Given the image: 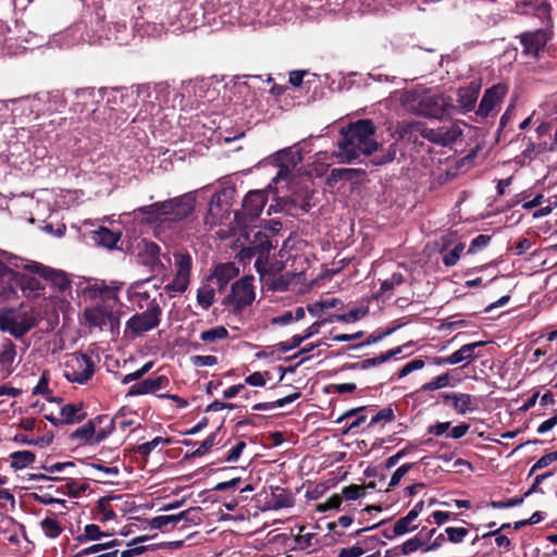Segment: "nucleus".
<instances>
[{"mask_svg": "<svg viewBox=\"0 0 557 557\" xmlns=\"http://www.w3.org/2000/svg\"><path fill=\"white\" fill-rule=\"evenodd\" d=\"M15 269H25L30 273H37L60 288L65 285V276L62 272L0 249V302L17 298L18 289L23 288L24 276Z\"/></svg>", "mask_w": 557, "mask_h": 557, "instance_id": "1", "label": "nucleus"}, {"mask_svg": "<svg viewBox=\"0 0 557 557\" xmlns=\"http://www.w3.org/2000/svg\"><path fill=\"white\" fill-rule=\"evenodd\" d=\"M374 125L370 120H359L349 124L342 131V139L338 143L339 157L346 163H351L360 154H371L376 150L374 140Z\"/></svg>", "mask_w": 557, "mask_h": 557, "instance_id": "2", "label": "nucleus"}, {"mask_svg": "<svg viewBox=\"0 0 557 557\" xmlns=\"http://www.w3.org/2000/svg\"><path fill=\"white\" fill-rule=\"evenodd\" d=\"M36 324L34 314L22 307L0 308V331L16 339L24 337Z\"/></svg>", "mask_w": 557, "mask_h": 557, "instance_id": "3", "label": "nucleus"}, {"mask_svg": "<svg viewBox=\"0 0 557 557\" xmlns=\"http://www.w3.org/2000/svg\"><path fill=\"white\" fill-rule=\"evenodd\" d=\"M465 125L460 121H445L437 126L418 125L417 131L424 139L445 147L456 143L461 137L462 126Z\"/></svg>", "mask_w": 557, "mask_h": 557, "instance_id": "4", "label": "nucleus"}, {"mask_svg": "<svg viewBox=\"0 0 557 557\" xmlns=\"http://www.w3.org/2000/svg\"><path fill=\"white\" fill-rule=\"evenodd\" d=\"M63 376L71 383L86 384L95 373V364L85 354H72L63 363Z\"/></svg>", "mask_w": 557, "mask_h": 557, "instance_id": "5", "label": "nucleus"}, {"mask_svg": "<svg viewBox=\"0 0 557 557\" xmlns=\"http://www.w3.org/2000/svg\"><path fill=\"white\" fill-rule=\"evenodd\" d=\"M162 310L156 300H152L149 308L140 313L134 314L125 324V333L129 332L135 336L143 335L159 326Z\"/></svg>", "mask_w": 557, "mask_h": 557, "instance_id": "6", "label": "nucleus"}, {"mask_svg": "<svg viewBox=\"0 0 557 557\" xmlns=\"http://www.w3.org/2000/svg\"><path fill=\"white\" fill-rule=\"evenodd\" d=\"M235 196V189L226 187L218 190L209 203L206 215V224L218 225L223 223L230 216V208Z\"/></svg>", "mask_w": 557, "mask_h": 557, "instance_id": "7", "label": "nucleus"}, {"mask_svg": "<svg viewBox=\"0 0 557 557\" xmlns=\"http://www.w3.org/2000/svg\"><path fill=\"white\" fill-rule=\"evenodd\" d=\"M253 280L252 275H246L233 283L225 304L231 306L234 312H240L253 302L256 298Z\"/></svg>", "mask_w": 557, "mask_h": 557, "instance_id": "8", "label": "nucleus"}, {"mask_svg": "<svg viewBox=\"0 0 557 557\" xmlns=\"http://www.w3.org/2000/svg\"><path fill=\"white\" fill-rule=\"evenodd\" d=\"M175 276L171 283L165 286L166 292L175 294L184 293L190 283L191 257L187 252L176 251L173 253Z\"/></svg>", "mask_w": 557, "mask_h": 557, "instance_id": "9", "label": "nucleus"}, {"mask_svg": "<svg viewBox=\"0 0 557 557\" xmlns=\"http://www.w3.org/2000/svg\"><path fill=\"white\" fill-rule=\"evenodd\" d=\"M264 205L265 196L262 191H249L243 200L240 211H235V220L238 224L248 225L261 214Z\"/></svg>", "mask_w": 557, "mask_h": 557, "instance_id": "10", "label": "nucleus"}, {"mask_svg": "<svg viewBox=\"0 0 557 557\" xmlns=\"http://www.w3.org/2000/svg\"><path fill=\"white\" fill-rule=\"evenodd\" d=\"M414 101L417 102V106L414 107L416 112L429 117L441 116L447 106V102L442 95L431 91L422 92L414 99Z\"/></svg>", "mask_w": 557, "mask_h": 557, "instance_id": "11", "label": "nucleus"}, {"mask_svg": "<svg viewBox=\"0 0 557 557\" xmlns=\"http://www.w3.org/2000/svg\"><path fill=\"white\" fill-rule=\"evenodd\" d=\"M506 94L507 87L503 84H497L486 89L476 110V114L481 117H487L502 102Z\"/></svg>", "mask_w": 557, "mask_h": 557, "instance_id": "12", "label": "nucleus"}, {"mask_svg": "<svg viewBox=\"0 0 557 557\" xmlns=\"http://www.w3.org/2000/svg\"><path fill=\"white\" fill-rule=\"evenodd\" d=\"M272 249H273V246H272L271 242L268 239H264V240H261L257 245H251L247 248L242 249L240 258L243 260H245V259H251L252 257L257 256V259L255 261V268L260 275H263L264 264L267 263L268 256Z\"/></svg>", "mask_w": 557, "mask_h": 557, "instance_id": "13", "label": "nucleus"}, {"mask_svg": "<svg viewBox=\"0 0 557 557\" xmlns=\"http://www.w3.org/2000/svg\"><path fill=\"white\" fill-rule=\"evenodd\" d=\"M170 385V379L165 375L148 377L132 385L126 396H140L146 394H156L158 391L164 389Z\"/></svg>", "mask_w": 557, "mask_h": 557, "instance_id": "14", "label": "nucleus"}, {"mask_svg": "<svg viewBox=\"0 0 557 557\" xmlns=\"http://www.w3.org/2000/svg\"><path fill=\"white\" fill-rule=\"evenodd\" d=\"M101 90L95 88H84L75 92V100L73 102L74 110L79 113H95L97 111V103L100 98Z\"/></svg>", "mask_w": 557, "mask_h": 557, "instance_id": "15", "label": "nucleus"}, {"mask_svg": "<svg viewBox=\"0 0 557 557\" xmlns=\"http://www.w3.org/2000/svg\"><path fill=\"white\" fill-rule=\"evenodd\" d=\"M84 317L90 327H98L100 330L106 327L108 324L112 325L116 320L112 311L100 306L86 308Z\"/></svg>", "mask_w": 557, "mask_h": 557, "instance_id": "16", "label": "nucleus"}, {"mask_svg": "<svg viewBox=\"0 0 557 557\" xmlns=\"http://www.w3.org/2000/svg\"><path fill=\"white\" fill-rule=\"evenodd\" d=\"M443 403L450 406L458 414H466L473 411L472 396L463 393H442Z\"/></svg>", "mask_w": 557, "mask_h": 557, "instance_id": "17", "label": "nucleus"}, {"mask_svg": "<svg viewBox=\"0 0 557 557\" xmlns=\"http://www.w3.org/2000/svg\"><path fill=\"white\" fill-rule=\"evenodd\" d=\"M138 261L151 271H157L162 267L159 245L153 242H143V247L138 252Z\"/></svg>", "mask_w": 557, "mask_h": 557, "instance_id": "18", "label": "nucleus"}, {"mask_svg": "<svg viewBox=\"0 0 557 557\" xmlns=\"http://www.w3.org/2000/svg\"><path fill=\"white\" fill-rule=\"evenodd\" d=\"M520 41L527 54L536 57L547 42V35L544 30L539 29L532 33L522 34Z\"/></svg>", "mask_w": 557, "mask_h": 557, "instance_id": "19", "label": "nucleus"}, {"mask_svg": "<svg viewBox=\"0 0 557 557\" xmlns=\"http://www.w3.org/2000/svg\"><path fill=\"white\" fill-rule=\"evenodd\" d=\"M119 540H111L103 543H98L90 545L88 547H85L77 552L74 557H85V556H91V557H116L119 550L112 549L116 545H119Z\"/></svg>", "mask_w": 557, "mask_h": 557, "instance_id": "20", "label": "nucleus"}, {"mask_svg": "<svg viewBox=\"0 0 557 557\" xmlns=\"http://www.w3.org/2000/svg\"><path fill=\"white\" fill-rule=\"evenodd\" d=\"M403 352V347H396L393 349L387 350L384 354H381L377 357L374 358H368L358 362L349 363L346 366L349 370H367L372 367H377L383 364L384 362L391 360L392 358L396 357L397 355Z\"/></svg>", "mask_w": 557, "mask_h": 557, "instance_id": "21", "label": "nucleus"}, {"mask_svg": "<svg viewBox=\"0 0 557 557\" xmlns=\"http://www.w3.org/2000/svg\"><path fill=\"white\" fill-rule=\"evenodd\" d=\"M480 94V85L471 83L469 86L459 88L457 103L462 112H469L474 108Z\"/></svg>", "mask_w": 557, "mask_h": 557, "instance_id": "22", "label": "nucleus"}, {"mask_svg": "<svg viewBox=\"0 0 557 557\" xmlns=\"http://www.w3.org/2000/svg\"><path fill=\"white\" fill-rule=\"evenodd\" d=\"M195 209V196L187 193L174 198V215L173 221L186 219Z\"/></svg>", "mask_w": 557, "mask_h": 557, "instance_id": "23", "label": "nucleus"}, {"mask_svg": "<svg viewBox=\"0 0 557 557\" xmlns=\"http://www.w3.org/2000/svg\"><path fill=\"white\" fill-rule=\"evenodd\" d=\"M191 511L193 509L181 511L176 515L157 516L150 520V527L165 531L169 527H175L181 521H188V516Z\"/></svg>", "mask_w": 557, "mask_h": 557, "instance_id": "24", "label": "nucleus"}, {"mask_svg": "<svg viewBox=\"0 0 557 557\" xmlns=\"http://www.w3.org/2000/svg\"><path fill=\"white\" fill-rule=\"evenodd\" d=\"M120 238L121 233H115L104 226H100L98 230L91 232L94 243L107 249L115 248Z\"/></svg>", "mask_w": 557, "mask_h": 557, "instance_id": "25", "label": "nucleus"}, {"mask_svg": "<svg viewBox=\"0 0 557 557\" xmlns=\"http://www.w3.org/2000/svg\"><path fill=\"white\" fill-rule=\"evenodd\" d=\"M238 268L234 263L227 262L216 265L212 277L216 280L219 288L223 289L232 278L238 275Z\"/></svg>", "mask_w": 557, "mask_h": 557, "instance_id": "26", "label": "nucleus"}, {"mask_svg": "<svg viewBox=\"0 0 557 557\" xmlns=\"http://www.w3.org/2000/svg\"><path fill=\"white\" fill-rule=\"evenodd\" d=\"M17 352L16 346L10 338H4L0 347V366L10 374L13 372Z\"/></svg>", "mask_w": 557, "mask_h": 557, "instance_id": "27", "label": "nucleus"}, {"mask_svg": "<svg viewBox=\"0 0 557 557\" xmlns=\"http://www.w3.org/2000/svg\"><path fill=\"white\" fill-rule=\"evenodd\" d=\"M147 282H149V278L137 281L133 283L126 290L127 299L136 304L139 309H143L144 302H147L150 299V294L144 289V286Z\"/></svg>", "mask_w": 557, "mask_h": 557, "instance_id": "28", "label": "nucleus"}, {"mask_svg": "<svg viewBox=\"0 0 557 557\" xmlns=\"http://www.w3.org/2000/svg\"><path fill=\"white\" fill-rule=\"evenodd\" d=\"M485 345V342H474L462 345L458 350L450 355L451 364H457L462 361L470 362L476 358L475 349Z\"/></svg>", "mask_w": 557, "mask_h": 557, "instance_id": "29", "label": "nucleus"}, {"mask_svg": "<svg viewBox=\"0 0 557 557\" xmlns=\"http://www.w3.org/2000/svg\"><path fill=\"white\" fill-rule=\"evenodd\" d=\"M117 420L119 417L99 416L96 418V444L104 441L114 431Z\"/></svg>", "mask_w": 557, "mask_h": 557, "instance_id": "30", "label": "nucleus"}, {"mask_svg": "<svg viewBox=\"0 0 557 557\" xmlns=\"http://www.w3.org/2000/svg\"><path fill=\"white\" fill-rule=\"evenodd\" d=\"M96 419L90 420L76 429L72 434V438L78 440L83 444H96Z\"/></svg>", "mask_w": 557, "mask_h": 557, "instance_id": "31", "label": "nucleus"}, {"mask_svg": "<svg viewBox=\"0 0 557 557\" xmlns=\"http://www.w3.org/2000/svg\"><path fill=\"white\" fill-rule=\"evenodd\" d=\"M363 410H364V407L349 409L336 419V423H342L345 420H347L348 418L356 417V419L352 420L347 425V429L345 430L344 433L351 432V431L358 429L359 426H361L367 421L366 416L359 414Z\"/></svg>", "mask_w": 557, "mask_h": 557, "instance_id": "32", "label": "nucleus"}, {"mask_svg": "<svg viewBox=\"0 0 557 557\" xmlns=\"http://www.w3.org/2000/svg\"><path fill=\"white\" fill-rule=\"evenodd\" d=\"M85 413L82 408L74 404H67L61 408L60 422L61 424H70L84 419Z\"/></svg>", "mask_w": 557, "mask_h": 557, "instance_id": "33", "label": "nucleus"}, {"mask_svg": "<svg viewBox=\"0 0 557 557\" xmlns=\"http://www.w3.org/2000/svg\"><path fill=\"white\" fill-rule=\"evenodd\" d=\"M11 467L15 470H22L35 461V454L30 450H18L10 455Z\"/></svg>", "mask_w": 557, "mask_h": 557, "instance_id": "34", "label": "nucleus"}, {"mask_svg": "<svg viewBox=\"0 0 557 557\" xmlns=\"http://www.w3.org/2000/svg\"><path fill=\"white\" fill-rule=\"evenodd\" d=\"M215 301V290L209 284H203L197 289V304L208 310Z\"/></svg>", "mask_w": 557, "mask_h": 557, "instance_id": "35", "label": "nucleus"}, {"mask_svg": "<svg viewBox=\"0 0 557 557\" xmlns=\"http://www.w3.org/2000/svg\"><path fill=\"white\" fill-rule=\"evenodd\" d=\"M271 503L274 509L288 508L293 506V498L284 488L275 487L271 494Z\"/></svg>", "mask_w": 557, "mask_h": 557, "instance_id": "36", "label": "nucleus"}, {"mask_svg": "<svg viewBox=\"0 0 557 557\" xmlns=\"http://www.w3.org/2000/svg\"><path fill=\"white\" fill-rule=\"evenodd\" d=\"M414 521L416 519H413L408 513L405 517L398 519L393 525L394 536H401L411 531H414L418 528V524H416Z\"/></svg>", "mask_w": 557, "mask_h": 557, "instance_id": "37", "label": "nucleus"}, {"mask_svg": "<svg viewBox=\"0 0 557 557\" xmlns=\"http://www.w3.org/2000/svg\"><path fill=\"white\" fill-rule=\"evenodd\" d=\"M107 536L108 535L100 530L99 525L87 524L84 528V532L82 534H79L76 537V540L83 544V543H87V542H91V541H99Z\"/></svg>", "mask_w": 557, "mask_h": 557, "instance_id": "38", "label": "nucleus"}, {"mask_svg": "<svg viewBox=\"0 0 557 557\" xmlns=\"http://www.w3.org/2000/svg\"><path fill=\"white\" fill-rule=\"evenodd\" d=\"M88 487V483L74 479H65V484L62 486L64 488L63 493L75 498L81 497Z\"/></svg>", "mask_w": 557, "mask_h": 557, "instance_id": "39", "label": "nucleus"}, {"mask_svg": "<svg viewBox=\"0 0 557 557\" xmlns=\"http://www.w3.org/2000/svg\"><path fill=\"white\" fill-rule=\"evenodd\" d=\"M448 386H454V384L450 382L449 372H446V373H443V374L434 377L430 382L424 383L421 386L420 391L432 392V391H436V389L448 387Z\"/></svg>", "mask_w": 557, "mask_h": 557, "instance_id": "40", "label": "nucleus"}, {"mask_svg": "<svg viewBox=\"0 0 557 557\" xmlns=\"http://www.w3.org/2000/svg\"><path fill=\"white\" fill-rule=\"evenodd\" d=\"M290 154L289 150H281L275 156V161L278 162V171L273 177L272 182L277 184L280 181H285L290 174V169L287 164H283L284 158Z\"/></svg>", "mask_w": 557, "mask_h": 557, "instance_id": "41", "label": "nucleus"}, {"mask_svg": "<svg viewBox=\"0 0 557 557\" xmlns=\"http://www.w3.org/2000/svg\"><path fill=\"white\" fill-rule=\"evenodd\" d=\"M424 529H422L414 537L407 540L401 545V552L404 554H410L418 549L423 550L425 547Z\"/></svg>", "mask_w": 557, "mask_h": 557, "instance_id": "42", "label": "nucleus"}, {"mask_svg": "<svg viewBox=\"0 0 557 557\" xmlns=\"http://www.w3.org/2000/svg\"><path fill=\"white\" fill-rule=\"evenodd\" d=\"M159 206H160V201L151 203L149 206L139 207L134 212L147 215L146 221L149 223H152V222H156V221L162 219V211H161V207H159Z\"/></svg>", "mask_w": 557, "mask_h": 557, "instance_id": "43", "label": "nucleus"}, {"mask_svg": "<svg viewBox=\"0 0 557 557\" xmlns=\"http://www.w3.org/2000/svg\"><path fill=\"white\" fill-rule=\"evenodd\" d=\"M100 98L106 101L110 109H115L123 101V92L120 89H100Z\"/></svg>", "mask_w": 557, "mask_h": 557, "instance_id": "44", "label": "nucleus"}, {"mask_svg": "<svg viewBox=\"0 0 557 557\" xmlns=\"http://www.w3.org/2000/svg\"><path fill=\"white\" fill-rule=\"evenodd\" d=\"M219 430L216 432L211 433L201 444L199 447L194 450L189 456L190 457H201L206 455L214 445L219 444Z\"/></svg>", "mask_w": 557, "mask_h": 557, "instance_id": "45", "label": "nucleus"}, {"mask_svg": "<svg viewBox=\"0 0 557 557\" xmlns=\"http://www.w3.org/2000/svg\"><path fill=\"white\" fill-rule=\"evenodd\" d=\"M228 336V331L224 326H215L210 330L203 331L200 334V339L205 343H214L219 339H224Z\"/></svg>", "mask_w": 557, "mask_h": 557, "instance_id": "46", "label": "nucleus"}, {"mask_svg": "<svg viewBox=\"0 0 557 557\" xmlns=\"http://www.w3.org/2000/svg\"><path fill=\"white\" fill-rule=\"evenodd\" d=\"M41 529L44 533L50 537L55 539L60 535L62 529L59 524V522L55 519L52 518H46L40 522Z\"/></svg>", "mask_w": 557, "mask_h": 557, "instance_id": "47", "label": "nucleus"}, {"mask_svg": "<svg viewBox=\"0 0 557 557\" xmlns=\"http://www.w3.org/2000/svg\"><path fill=\"white\" fill-rule=\"evenodd\" d=\"M170 443V440L169 438H163L161 436H157L154 437L152 441L150 442H146L144 444H140L138 447H137V453L144 457H148L151 451L158 447L160 444H169Z\"/></svg>", "mask_w": 557, "mask_h": 557, "instance_id": "48", "label": "nucleus"}, {"mask_svg": "<svg viewBox=\"0 0 557 557\" xmlns=\"http://www.w3.org/2000/svg\"><path fill=\"white\" fill-rule=\"evenodd\" d=\"M463 250H465V244H462V243L457 244L453 250L446 252L443 256L444 265H446V267L456 265L457 262L459 261L460 256L463 252Z\"/></svg>", "mask_w": 557, "mask_h": 557, "instance_id": "49", "label": "nucleus"}, {"mask_svg": "<svg viewBox=\"0 0 557 557\" xmlns=\"http://www.w3.org/2000/svg\"><path fill=\"white\" fill-rule=\"evenodd\" d=\"M404 282L405 278L401 273H393L389 278H386L381 283L380 292L382 294L392 292L395 287L401 285Z\"/></svg>", "mask_w": 557, "mask_h": 557, "instance_id": "50", "label": "nucleus"}, {"mask_svg": "<svg viewBox=\"0 0 557 557\" xmlns=\"http://www.w3.org/2000/svg\"><path fill=\"white\" fill-rule=\"evenodd\" d=\"M436 530L435 529H431L429 531H426L424 537H425V547L423 548V552H432V550H436L438 549L443 543H445L446 541V537L444 536V534H438L433 542H431L430 544H428V542L431 540V537L435 534Z\"/></svg>", "mask_w": 557, "mask_h": 557, "instance_id": "51", "label": "nucleus"}, {"mask_svg": "<svg viewBox=\"0 0 557 557\" xmlns=\"http://www.w3.org/2000/svg\"><path fill=\"white\" fill-rule=\"evenodd\" d=\"M490 536H494L495 537V543H496V545L498 547L504 548L506 552L510 550V546H511L510 540L505 534H502L499 532V530H492V531H490L487 533H484L482 535L483 539H486V537H490Z\"/></svg>", "mask_w": 557, "mask_h": 557, "instance_id": "52", "label": "nucleus"}, {"mask_svg": "<svg viewBox=\"0 0 557 557\" xmlns=\"http://www.w3.org/2000/svg\"><path fill=\"white\" fill-rule=\"evenodd\" d=\"M557 461V454L552 451L542 456L531 468L529 475H532L535 471L542 470L553 462Z\"/></svg>", "mask_w": 557, "mask_h": 557, "instance_id": "53", "label": "nucleus"}, {"mask_svg": "<svg viewBox=\"0 0 557 557\" xmlns=\"http://www.w3.org/2000/svg\"><path fill=\"white\" fill-rule=\"evenodd\" d=\"M445 533L451 543L458 544L468 535V530L465 528L448 527L445 529Z\"/></svg>", "mask_w": 557, "mask_h": 557, "instance_id": "54", "label": "nucleus"}, {"mask_svg": "<svg viewBox=\"0 0 557 557\" xmlns=\"http://www.w3.org/2000/svg\"><path fill=\"white\" fill-rule=\"evenodd\" d=\"M305 342L301 335H294L290 339L286 342H281L276 345L277 349L281 352H288L301 345V343Z\"/></svg>", "mask_w": 557, "mask_h": 557, "instance_id": "55", "label": "nucleus"}, {"mask_svg": "<svg viewBox=\"0 0 557 557\" xmlns=\"http://www.w3.org/2000/svg\"><path fill=\"white\" fill-rule=\"evenodd\" d=\"M394 418L395 414L392 408H383L372 417L369 426L380 423L381 421L391 422L394 420Z\"/></svg>", "mask_w": 557, "mask_h": 557, "instance_id": "56", "label": "nucleus"}, {"mask_svg": "<svg viewBox=\"0 0 557 557\" xmlns=\"http://www.w3.org/2000/svg\"><path fill=\"white\" fill-rule=\"evenodd\" d=\"M424 367V361L422 359H413L406 363L398 372V377H405L411 372L416 370H420Z\"/></svg>", "mask_w": 557, "mask_h": 557, "instance_id": "57", "label": "nucleus"}, {"mask_svg": "<svg viewBox=\"0 0 557 557\" xmlns=\"http://www.w3.org/2000/svg\"><path fill=\"white\" fill-rule=\"evenodd\" d=\"M342 496L338 494H334L330 498H327L326 502L319 504L318 510L321 512H325L331 509H337L342 505Z\"/></svg>", "mask_w": 557, "mask_h": 557, "instance_id": "58", "label": "nucleus"}, {"mask_svg": "<svg viewBox=\"0 0 557 557\" xmlns=\"http://www.w3.org/2000/svg\"><path fill=\"white\" fill-rule=\"evenodd\" d=\"M413 467L412 463H405L403 466H400L399 468L396 469V471L393 473L392 478H391V481L388 483V487L389 488H393L395 487L396 485H398V483L400 482V480L405 476V474Z\"/></svg>", "mask_w": 557, "mask_h": 557, "instance_id": "59", "label": "nucleus"}, {"mask_svg": "<svg viewBox=\"0 0 557 557\" xmlns=\"http://www.w3.org/2000/svg\"><path fill=\"white\" fill-rule=\"evenodd\" d=\"M490 242H491V236H488V235L481 234V235L476 236L475 238L472 239V242L469 246V249H468V253H474L479 249L486 247Z\"/></svg>", "mask_w": 557, "mask_h": 557, "instance_id": "60", "label": "nucleus"}, {"mask_svg": "<svg viewBox=\"0 0 557 557\" xmlns=\"http://www.w3.org/2000/svg\"><path fill=\"white\" fill-rule=\"evenodd\" d=\"M49 376L47 372H42L37 385L33 388L34 395H48L50 393L49 387Z\"/></svg>", "mask_w": 557, "mask_h": 557, "instance_id": "61", "label": "nucleus"}, {"mask_svg": "<svg viewBox=\"0 0 557 557\" xmlns=\"http://www.w3.org/2000/svg\"><path fill=\"white\" fill-rule=\"evenodd\" d=\"M522 503H523L522 497H513V498L507 499L506 502L493 500V502H491L490 506L494 509H505V508L519 506Z\"/></svg>", "mask_w": 557, "mask_h": 557, "instance_id": "62", "label": "nucleus"}, {"mask_svg": "<svg viewBox=\"0 0 557 557\" xmlns=\"http://www.w3.org/2000/svg\"><path fill=\"white\" fill-rule=\"evenodd\" d=\"M144 540V537H138V539H135L133 541V544L134 545L133 547L131 548H127L125 550H123L121 553V556L120 557H135V556H138V555H141L143 553L146 552V547L145 546H138L137 543L138 542H141Z\"/></svg>", "mask_w": 557, "mask_h": 557, "instance_id": "63", "label": "nucleus"}, {"mask_svg": "<svg viewBox=\"0 0 557 557\" xmlns=\"http://www.w3.org/2000/svg\"><path fill=\"white\" fill-rule=\"evenodd\" d=\"M246 448V443L240 441L238 442L232 449L231 451L228 453V455L226 456L225 458V461L226 462H236L242 453L244 451V449Z\"/></svg>", "mask_w": 557, "mask_h": 557, "instance_id": "64", "label": "nucleus"}]
</instances>
